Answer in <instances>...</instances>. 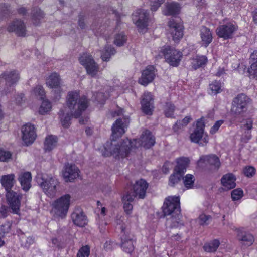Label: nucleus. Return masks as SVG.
Listing matches in <instances>:
<instances>
[{
    "label": "nucleus",
    "mask_w": 257,
    "mask_h": 257,
    "mask_svg": "<svg viewBox=\"0 0 257 257\" xmlns=\"http://www.w3.org/2000/svg\"><path fill=\"white\" fill-rule=\"evenodd\" d=\"M79 170L74 165H66L62 171V175L66 182H72L79 176Z\"/></svg>",
    "instance_id": "obj_19"
},
{
    "label": "nucleus",
    "mask_w": 257,
    "mask_h": 257,
    "mask_svg": "<svg viewBox=\"0 0 257 257\" xmlns=\"http://www.w3.org/2000/svg\"><path fill=\"white\" fill-rule=\"evenodd\" d=\"M129 123L128 119L124 118L117 119L112 127V140L110 142H107L104 146V150H102V155L105 156L104 153L106 152V146L108 143H111L113 141H116L120 144H124V142L127 139L124 140L123 142L117 141L115 139L120 137L125 133V128L126 127ZM105 157H106L105 156Z\"/></svg>",
    "instance_id": "obj_5"
},
{
    "label": "nucleus",
    "mask_w": 257,
    "mask_h": 257,
    "mask_svg": "<svg viewBox=\"0 0 257 257\" xmlns=\"http://www.w3.org/2000/svg\"><path fill=\"white\" fill-rule=\"evenodd\" d=\"M46 84L48 87L54 90V92L56 95H60L63 91L62 81L59 75L56 73H53L48 76Z\"/></svg>",
    "instance_id": "obj_18"
},
{
    "label": "nucleus",
    "mask_w": 257,
    "mask_h": 257,
    "mask_svg": "<svg viewBox=\"0 0 257 257\" xmlns=\"http://www.w3.org/2000/svg\"><path fill=\"white\" fill-rule=\"evenodd\" d=\"M195 178L193 175L191 174L186 175L183 178V183L184 186L187 189L193 188L194 184Z\"/></svg>",
    "instance_id": "obj_44"
},
{
    "label": "nucleus",
    "mask_w": 257,
    "mask_h": 257,
    "mask_svg": "<svg viewBox=\"0 0 257 257\" xmlns=\"http://www.w3.org/2000/svg\"><path fill=\"white\" fill-rule=\"evenodd\" d=\"M39 185L47 196L53 197L57 193L59 182L55 177H48L46 178H43Z\"/></svg>",
    "instance_id": "obj_7"
},
{
    "label": "nucleus",
    "mask_w": 257,
    "mask_h": 257,
    "mask_svg": "<svg viewBox=\"0 0 257 257\" xmlns=\"http://www.w3.org/2000/svg\"><path fill=\"white\" fill-rule=\"evenodd\" d=\"M121 229L122 230L121 247L123 251L131 254L135 248L134 236L123 226H121Z\"/></svg>",
    "instance_id": "obj_11"
},
{
    "label": "nucleus",
    "mask_w": 257,
    "mask_h": 257,
    "mask_svg": "<svg viewBox=\"0 0 257 257\" xmlns=\"http://www.w3.org/2000/svg\"><path fill=\"white\" fill-rule=\"evenodd\" d=\"M12 153L8 150L0 149V161L4 162H9L12 159Z\"/></svg>",
    "instance_id": "obj_46"
},
{
    "label": "nucleus",
    "mask_w": 257,
    "mask_h": 257,
    "mask_svg": "<svg viewBox=\"0 0 257 257\" xmlns=\"http://www.w3.org/2000/svg\"><path fill=\"white\" fill-rule=\"evenodd\" d=\"M57 138L56 136L49 135L47 136L44 142V149L50 151L57 146Z\"/></svg>",
    "instance_id": "obj_36"
},
{
    "label": "nucleus",
    "mask_w": 257,
    "mask_h": 257,
    "mask_svg": "<svg viewBox=\"0 0 257 257\" xmlns=\"http://www.w3.org/2000/svg\"><path fill=\"white\" fill-rule=\"evenodd\" d=\"M181 176V174L175 172L169 178V185L173 186L177 184L180 180Z\"/></svg>",
    "instance_id": "obj_52"
},
{
    "label": "nucleus",
    "mask_w": 257,
    "mask_h": 257,
    "mask_svg": "<svg viewBox=\"0 0 257 257\" xmlns=\"http://www.w3.org/2000/svg\"><path fill=\"white\" fill-rule=\"evenodd\" d=\"M155 143L154 136L151 132L146 130L143 132L139 139L133 141L127 139L124 142L123 145L115 141L108 143L106 146V151L104 154L106 156H112L116 159H122L126 157L134 148L143 147L149 149L154 146Z\"/></svg>",
    "instance_id": "obj_1"
},
{
    "label": "nucleus",
    "mask_w": 257,
    "mask_h": 257,
    "mask_svg": "<svg viewBox=\"0 0 257 257\" xmlns=\"http://www.w3.org/2000/svg\"><path fill=\"white\" fill-rule=\"evenodd\" d=\"M3 77L6 80V92L9 93L13 89V86L16 83L19 79V75L15 71L5 73Z\"/></svg>",
    "instance_id": "obj_20"
},
{
    "label": "nucleus",
    "mask_w": 257,
    "mask_h": 257,
    "mask_svg": "<svg viewBox=\"0 0 257 257\" xmlns=\"http://www.w3.org/2000/svg\"><path fill=\"white\" fill-rule=\"evenodd\" d=\"M148 183L143 179H140L137 181L133 185V191L134 194L132 195L134 197H138L139 198H144L146 190L148 188Z\"/></svg>",
    "instance_id": "obj_21"
},
{
    "label": "nucleus",
    "mask_w": 257,
    "mask_h": 257,
    "mask_svg": "<svg viewBox=\"0 0 257 257\" xmlns=\"http://www.w3.org/2000/svg\"><path fill=\"white\" fill-rule=\"evenodd\" d=\"M12 223L10 222H6L0 225V236L4 237L9 233L11 229Z\"/></svg>",
    "instance_id": "obj_49"
},
{
    "label": "nucleus",
    "mask_w": 257,
    "mask_h": 257,
    "mask_svg": "<svg viewBox=\"0 0 257 257\" xmlns=\"http://www.w3.org/2000/svg\"><path fill=\"white\" fill-rule=\"evenodd\" d=\"M191 120V118L190 116H186L182 120L178 121L174 125L173 129L175 131H177L178 128H181L186 126L188 124V123Z\"/></svg>",
    "instance_id": "obj_48"
},
{
    "label": "nucleus",
    "mask_w": 257,
    "mask_h": 257,
    "mask_svg": "<svg viewBox=\"0 0 257 257\" xmlns=\"http://www.w3.org/2000/svg\"><path fill=\"white\" fill-rule=\"evenodd\" d=\"M7 203L13 213L19 214L21 206L22 195L14 191H10L6 194Z\"/></svg>",
    "instance_id": "obj_13"
},
{
    "label": "nucleus",
    "mask_w": 257,
    "mask_h": 257,
    "mask_svg": "<svg viewBox=\"0 0 257 257\" xmlns=\"http://www.w3.org/2000/svg\"><path fill=\"white\" fill-rule=\"evenodd\" d=\"M205 162L209 164L212 166V169L214 170H217L220 166L219 159L215 155H210L209 156H204L201 157L198 161V163Z\"/></svg>",
    "instance_id": "obj_30"
},
{
    "label": "nucleus",
    "mask_w": 257,
    "mask_h": 257,
    "mask_svg": "<svg viewBox=\"0 0 257 257\" xmlns=\"http://www.w3.org/2000/svg\"><path fill=\"white\" fill-rule=\"evenodd\" d=\"M177 165L175 167L174 172L183 174L185 171L190 162V160L187 157H180L176 160Z\"/></svg>",
    "instance_id": "obj_33"
},
{
    "label": "nucleus",
    "mask_w": 257,
    "mask_h": 257,
    "mask_svg": "<svg viewBox=\"0 0 257 257\" xmlns=\"http://www.w3.org/2000/svg\"><path fill=\"white\" fill-rule=\"evenodd\" d=\"M181 10L180 5L175 2H168L165 4L163 13L165 15L178 14Z\"/></svg>",
    "instance_id": "obj_32"
},
{
    "label": "nucleus",
    "mask_w": 257,
    "mask_h": 257,
    "mask_svg": "<svg viewBox=\"0 0 257 257\" xmlns=\"http://www.w3.org/2000/svg\"><path fill=\"white\" fill-rule=\"evenodd\" d=\"M236 180L235 175L232 173H227L221 178V184L225 190H230L236 186Z\"/></svg>",
    "instance_id": "obj_27"
},
{
    "label": "nucleus",
    "mask_w": 257,
    "mask_h": 257,
    "mask_svg": "<svg viewBox=\"0 0 257 257\" xmlns=\"http://www.w3.org/2000/svg\"><path fill=\"white\" fill-rule=\"evenodd\" d=\"M115 51L113 48L106 45L101 52V58L103 61H108L112 55H113Z\"/></svg>",
    "instance_id": "obj_41"
},
{
    "label": "nucleus",
    "mask_w": 257,
    "mask_h": 257,
    "mask_svg": "<svg viewBox=\"0 0 257 257\" xmlns=\"http://www.w3.org/2000/svg\"><path fill=\"white\" fill-rule=\"evenodd\" d=\"M248 72L251 78L257 79V61L251 62L250 67L248 69Z\"/></svg>",
    "instance_id": "obj_53"
},
{
    "label": "nucleus",
    "mask_w": 257,
    "mask_h": 257,
    "mask_svg": "<svg viewBox=\"0 0 257 257\" xmlns=\"http://www.w3.org/2000/svg\"><path fill=\"white\" fill-rule=\"evenodd\" d=\"M210 219V216L205 214H201L198 218V222L200 225H205L207 224V221Z\"/></svg>",
    "instance_id": "obj_58"
},
{
    "label": "nucleus",
    "mask_w": 257,
    "mask_h": 257,
    "mask_svg": "<svg viewBox=\"0 0 257 257\" xmlns=\"http://www.w3.org/2000/svg\"><path fill=\"white\" fill-rule=\"evenodd\" d=\"M71 218L73 223L77 226L83 227L87 223L86 216L80 208H75L71 214Z\"/></svg>",
    "instance_id": "obj_24"
},
{
    "label": "nucleus",
    "mask_w": 257,
    "mask_h": 257,
    "mask_svg": "<svg viewBox=\"0 0 257 257\" xmlns=\"http://www.w3.org/2000/svg\"><path fill=\"white\" fill-rule=\"evenodd\" d=\"M223 122L224 121L222 120L217 121L213 125V126L211 128L210 131V134H215L218 131L220 126L223 123Z\"/></svg>",
    "instance_id": "obj_60"
},
{
    "label": "nucleus",
    "mask_w": 257,
    "mask_h": 257,
    "mask_svg": "<svg viewBox=\"0 0 257 257\" xmlns=\"http://www.w3.org/2000/svg\"><path fill=\"white\" fill-rule=\"evenodd\" d=\"M88 101L84 96L80 97L79 92H69L67 97L66 105L61 109L59 113L61 125L65 128L70 125L71 115L78 117L88 107Z\"/></svg>",
    "instance_id": "obj_2"
},
{
    "label": "nucleus",
    "mask_w": 257,
    "mask_h": 257,
    "mask_svg": "<svg viewBox=\"0 0 257 257\" xmlns=\"http://www.w3.org/2000/svg\"><path fill=\"white\" fill-rule=\"evenodd\" d=\"M22 242L23 245L26 247H28L34 242V239L31 236H29L27 238H23Z\"/></svg>",
    "instance_id": "obj_59"
},
{
    "label": "nucleus",
    "mask_w": 257,
    "mask_h": 257,
    "mask_svg": "<svg viewBox=\"0 0 257 257\" xmlns=\"http://www.w3.org/2000/svg\"><path fill=\"white\" fill-rule=\"evenodd\" d=\"M200 36L202 46L207 47L212 41V34L210 29L206 27H202L200 31Z\"/></svg>",
    "instance_id": "obj_29"
},
{
    "label": "nucleus",
    "mask_w": 257,
    "mask_h": 257,
    "mask_svg": "<svg viewBox=\"0 0 257 257\" xmlns=\"http://www.w3.org/2000/svg\"><path fill=\"white\" fill-rule=\"evenodd\" d=\"M240 122L242 123L241 128L244 131V136L241 139L244 141H248L251 139L250 131L253 126V120L250 118H247L242 120Z\"/></svg>",
    "instance_id": "obj_28"
},
{
    "label": "nucleus",
    "mask_w": 257,
    "mask_h": 257,
    "mask_svg": "<svg viewBox=\"0 0 257 257\" xmlns=\"http://www.w3.org/2000/svg\"><path fill=\"white\" fill-rule=\"evenodd\" d=\"M167 224L172 227H177L181 225L180 212L171 215L170 217L167 219Z\"/></svg>",
    "instance_id": "obj_37"
},
{
    "label": "nucleus",
    "mask_w": 257,
    "mask_h": 257,
    "mask_svg": "<svg viewBox=\"0 0 257 257\" xmlns=\"http://www.w3.org/2000/svg\"><path fill=\"white\" fill-rule=\"evenodd\" d=\"M108 94H107L106 95H104L103 93L100 92L99 93H97L96 96H95V100L97 101L98 102L103 104L105 102L106 98H107L108 96ZM110 96H112L114 97H116L117 95V94H116V95H113V94H111L109 95Z\"/></svg>",
    "instance_id": "obj_54"
},
{
    "label": "nucleus",
    "mask_w": 257,
    "mask_h": 257,
    "mask_svg": "<svg viewBox=\"0 0 257 257\" xmlns=\"http://www.w3.org/2000/svg\"><path fill=\"white\" fill-rule=\"evenodd\" d=\"M32 180L31 174L30 172H24L21 173L18 177L23 190L27 191L31 187V182Z\"/></svg>",
    "instance_id": "obj_31"
},
{
    "label": "nucleus",
    "mask_w": 257,
    "mask_h": 257,
    "mask_svg": "<svg viewBox=\"0 0 257 257\" xmlns=\"http://www.w3.org/2000/svg\"><path fill=\"white\" fill-rule=\"evenodd\" d=\"M7 216V208L5 206H2L0 208V217L5 218Z\"/></svg>",
    "instance_id": "obj_62"
},
{
    "label": "nucleus",
    "mask_w": 257,
    "mask_h": 257,
    "mask_svg": "<svg viewBox=\"0 0 257 257\" xmlns=\"http://www.w3.org/2000/svg\"><path fill=\"white\" fill-rule=\"evenodd\" d=\"M134 197L130 194L127 193L122 198L123 203V208L124 211L127 214H130L133 209V205L132 202H133Z\"/></svg>",
    "instance_id": "obj_35"
},
{
    "label": "nucleus",
    "mask_w": 257,
    "mask_h": 257,
    "mask_svg": "<svg viewBox=\"0 0 257 257\" xmlns=\"http://www.w3.org/2000/svg\"><path fill=\"white\" fill-rule=\"evenodd\" d=\"M31 95L34 97L42 99L45 96V92L42 86L37 85L32 89Z\"/></svg>",
    "instance_id": "obj_43"
},
{
    "label": "nucleus",
    "mask_w": 257,
    "mask_h": 257,
    "mask_svg": "<svg viewBox=\"0 0 257 257\" xmlns=\"http://www.w3.org/2000/svg\"><path fill=\"white\" fill-rule=\"evenodd\" d=\"M80 63L86 69L88 74L92 77L96 76L99 71V66L92 56L87 53H83L79 58Z\"/></svg>",
    "instance_id": "obj_9"
},
{
    "label": "nucleus",
    "mask_w": 257,
    "mask_h": 257,
    "mask_svg": "<svg viewBox=\"0 0 257 257\" xmlns=\"http://www.w3.org/2000/svg\"><path fill=\"white\" fill-rule=\"evenodd\" d=\"M222 84L220 82L215 81L209 85V89L211 91V94L215 95L221 91Z\"/></svg>",
    "instance_id": "obj_47"
},
{
    "label": "nucleus",
    "mask_w": 257,
    "mask_h": 257,
    "mask_svg": "<svg viewBox=\"0 0 257 257\" xmlns=\"http://www.w3.org/2000/svg\"><path fill=\"white\" fill-rule=\"evenodd\" d=\"M90 254V249L88 246H83L79 250L77 257H88Z\"/></svg>",
    "instance_id": "obj_55"
},
{
    "label": "nucleus",
    "mask_w": 257,
    "mask_h": 257,
    "mask_svg": "<svg viewBox=\"0 0 257 257\" xmlns=\"http://www.w3.org/2000/svg\"><path fill=\"white\" fill-rule=\"evenodd\" d=\"M207 59L205 56H196L191 60V65L192 68L195 69L198 68L202 65L206 64Z\"/></svg>",
    "instance_id": "obj_38"
},
{
    "label": "nucleus",
    "mask_w": 257,
    "mask_h": 257,
    "mask_svg": "<svg viewBox=\"0 0 257 257\" xmlns=\"http://www.w3.org/2000/svg\"><path fill=\"white\" fill-rule=\"evenodd\" d=\"M243 172L245 176L251 177L255 174V169L253 167L246 166L244 168Z\"/></svg>",
    "instance_id": "obj_56"
},
{
    "label": "nucleus",
    "mask_w": 257,
    "mask_h": 257,
    "mask_svg": "<svg viewBox=\"0 0 257 257\" xmlns=\"http://www.w3.org/2000/svg\"><path fill=\"white\" fill-rule=\"evenodd\" d=\"M24 95L22 94L17 95L15 100L10 102L9 107L10 109L15 111H19L21 109V107L25 103Z\"/></svg>",
    "instance_id": "obj_34"
},
{
    "label": "nucleus",
    "mask_w": 257,
    "mask_h": 257,
    "mask_svg": "<svg viewBox=\"0 0 257 257\" xmlns=\"http://www.w3.org/2000/svg\"><path fill=\"white\" fill-rule=\"evenodd\" d=\"M142 109L143 111L146 114H151L153 109V98L151 93L145 92L142 96L141 101Z\"/></svg>",
    "instance_id": "obj_22"
},
{
    "label": "nucleus",
    "mask_w": 257,
    "mask_h": 257,
    "mask_svg": "<svg viewBox=\"0 0 257 257\" xmlns=\"http://www.w3.org/2000/svg\"><path fill=\"white\" fill-rule=\"evenodd\" d=\"M32 21L34 25H38L41 20L44 18V14L42 11L38 9L35 8L32 13Z\"/></svg>",
    "instance_id": "obj_39"
},
{
    "label": "nucleus",
    "mask_w": 257,
    "mask_h": 257,
    "mask_svg": "<svg viewBox=\"0 0 257 257\" xmlns=\"http://www.w3.org/2000/svg\"><path fill=\"white\" fill-rule=\"evenodd\" d=\"M249 98L244 94H240L236 97L233 100L231 108V112L237 118L247 110Z\"/></svg>",
    "instance_id": "obj_8"
},
{
    "label": "nucleus",
    "mask_w": 257,
    "mask_h": 257,
    "mask_svg": "<svg viewBox=\"0 0 257 257\" xmlns=\"http://www.w3.org/2000/svg\"><path fill=\"white\" fill-rule=\"evenodd\" d=\"M7 29L10 32L15 33L19 36H25L27 33L25 23L19 19H15L9 23Z\"/></svg>",
    "instance_id": "obj_17"
},
{
    "label": "nucleus",
    "mask_w": 257,
    "mask_h": 257,
    "mask_svg": "<svg viewBox=\"0 0 257 257\" xmlns=\"http://www.w3.org/2000/svg\"><path fill=\"white\" fill-rule=\"evenodd\" d=\"M232 229L236 232L237 237L241 241L243 245L246 247L252 244L254 242V237L251 234L243 232L241 229L237 228L234 226Z\"/></svg>",
    "instance_id": "obj_25"
},
{
    "label": "nucleus",
    "mask_w": 257,
    "mask_h": 257,
    "mask_svg": "<svg viewBox=\"0 0 257 257\" xmlns=\"http://www.w3.org/2000/svg\"><path fill=\"white\" fill-rule=\"evenodd\" d=\"M126 36L123 32L118 33L115 35L114 43L116 45L118 46H121L126 42Z\"/></svg>",
    "instance_id": "obj_45"
},
{
    "label": "nucleus",
    "mask_w": 257,
    "mask_h": 257,
    "mask_svg": "<svg viewBox=\"0 0 257 257\" xmlns=\"http://www.w3.org/2000/svg\"><path fill=\"white\" fill-rule=\"evenodd\" d=\"M165 216L178 213L180 211V198L176 196H169L165 199L162 207Z\"/></svg>",
    "instance_id": "obj_10"
},
{
    "label": "nucleus",
    "mask_w": 257,
    "mask_h": 257,
    "mask_svg": "<svg viewBox=\"0 0 257 257\" xmlns=\"http://www.w3.org/2000/svg\"><path fill=\"white\" fill-rule=\"evenodd\" d=\"M175 106L171 103H167L165 108L164 113L166 117H172L174 114Z\"/></svg>",
    "instance_id": "obj_51"
},
{
    "label": "nucleus",
    "mask_w": 257,
    "mask_h": 257,
    "mask_svg": "<svg viewBox=\"0 0 257 257\" xmlns=\"http://www.w3.org/2000/svg\"><path fill=\"white\" fill-rule=\"evenodd\" d=\"M0 183L7 192L13 191L12 188L16 183L15 175L14 174H10L2 175L1 177Z\"/></svg>",
    "instance_id": "obj_26"
},
{
    "label": "nucleus",
    "mask_w": 257,
    "mask_h": 257,
    "mask_svg": "<svg viewBox=\"0 0 257 257\" xmlns=\"http://www.w3.org/2000/svg\"><path fill=\"white\" fill-rule=\"evenodd\" d=\"M257 61V51H254L252 53L250 56V64L252 62H255Z\"/></svg>",
    "instance_id": "obj_63"
},
{
    "label": "nucleus",
    "mask_w": 257,
    "mask_h": 257,
    "mask_svg": "<svg viewBox=\"0 0 257 257\" xmlns=\"http://www.w3.org/2000/svg\"><path fill=\"white\" fill-rule=\"evenodd\" d=\"M149 13L147 10H138L133 16V21L140 32H143L147 26Z\"/></svg>",
    "instance_id": "obj_15"
},
{
    "label": "nucleus",
    "mask_w": 257,
    "mask_h": 257,
    "mask_svg": "<svg viewBox=\"0 0 257 257\" xmlns=\"http://www.w3.org/2000/svg\"><path fill=\"white\" fill-rule=\"evenodd\" d=\"M155 76V68L153 66H148L142 72L141 77L139 79V83L143 85H147L151 82Z\"/></svg>",
    "instance_id": "obj_23"
},
{
    "label": "nucleus",
    "mask_w": 257,
    "mask_h": 257,
    "mask_svg": "<svg viewBox=\"0 0 257 257\" xmlns=\"http://www.w3.org/2000/svg\"><path fill=\"white\" fill-rule=\"evenodd\" d=\"M204 119L201 118L197 120L194 131L190 135V138L192 142L198 143L201 146L208 143L209 138L207 135L204 134Z\"/></svg>",
    "instance_id": "obj_6"
},
{
    "label": "nucleus",
    "mask_w": 257,
    "mask_h": 257,
    "mask_svg": "<svg viewBox=\"0 0 257 257\" xmlns=\"http://www.w3.org/2000/svg\"><path fill=\"white\" fill-rule=\"evenodd\" d=\"M220 242L217 240H214L210 242L205 244L203 246L204 250L208 252L215 251L219 246Z\"/></svg>",
    "instance_id": "obj_42"
},
{
    "label": "nucleus",
    "mask_w": 257,
    "mask_h": 257,
    "mask_svg": "<svg viewBox=\"0 0 257 257\" xmlns=\"http://www.w3.org/2000/svg\"><path fill=\"white\" fill-rule=\"evenodd\" d=\"M168 32L173 40L177 42L183 37V27L181 21L176 19H171L168 22Z\"/></svg>",
    "instance_id": "obj_12"
},
{
    "label": "nucleus",
    "mask_w": 257,
    "mask_h": 257,
    "mask_svg": "<svg viewBox=\"0 0 257 257\" xmlns=\"http://www.w3.org/2000/svg\"><path fill=\"white\" fill-rule=\"evenodd\" d=\"M22 139L24 144L28 146L32 144L36 138L35 127L31 123H27L21 128Z\"/></svg>",
    "instance_id": "obj_16"
},
{
    "label": "nucleus",
    "mask_w": 257,
    "mask_h": 257,
    "mask_svg": "<svg viewBox=\"0 0 257 257\" xmlns=\"http://www.w3.org/2000/svg\"><path fill=\"white\" fill-rule=\"evenodd\" d=\"M253 19L254 23L257 24V9H255L253 12Z\"/></svg>",
    "instance_id": "obj_64"
},
{
    "label": "nucleus",
    "mask_w": 257,
    "mask_h": 257,
    "mask_svg": "<svg viewBox=\"0 0 257 257\" xmlns=\"http://www.w3.org/2000/svg\"><path fill=\"white\" fill-rule=\"evenodd\" d=\"M237 28V26L235 23L228 22L219 26L216 30V33L218 37L228 39L232 38L233 34Z\"/></svg>",
    "instance_id": "obj_14"
},
{
    "label": "nucleus",
    "mask_w": 257,
    "mask_h": 257,
    "mask_svg": "<svg viewBox=\"0 0 257 257\" xmlns=\"http://www.w3.org/2000/svg\"><path fill=\"white\" fill-rule=\"evenodd\" d=\"M164 0H150L151 10L156 11L163 3Z\"/></svg>",
    "instance_id": "obj_57"
},
{
    "label": "nucleus",
    "mask_w": 257,
    "mask_h": 257,
    "mask_svg": "<svg viewBox=\"0 0 257 257\" xmlns=\"http://www.w3.org/2000/svg\"><path fill=\"white\" fill-rule=\"evenodd\" d=\"M161 54L156 56L158 58H160L163 55L166 61L171 66L176 67L179 64L182 57L181 52L170 46H165L161 49Z\"/></svg>",
    "instance_id": "obj_4"
},
{
    "label": "nucleus",
    "mask_w": 257,
    "mask_h": 257,
    "mask_svg": "<svg viewBox=\"0 0 257 257\" xmlns=\"http://www.w3.org/2000/svg\"><path fill=\"white\" fill-rule=\"evenodd\" d=\"M78 26L81 29H84L86 26L85 17L83 15H79L78 18Z\"/></svg>",
    "instance_id": "obj_61"
},
{
    "label": "nucleus",
    "mask_w": 257,
    "mask_h": 257,
    "mask_svg": "<svg viewBox=\"0 0 257 257\" xmlns=\"http://www.w3.org/2000/svg\"><path fill=\"white\" fill-rule=\"evenodd\" d=\"M243 191L241 188L233 190L231 193V198L233 201L239 200L243 196Z\"/></svg>",
    "instance_id": "obj_50"
},
{
    "label": "nucleus",
    "mask_w": 257,
    "mask_h": 257,
    "mask_svg": "<svg viewBox=\"0 0 257 257\" xmlns=\"http://www.w3.org/2000/svg\"><path fill=\"white\" fill-rule=\"evenodd\" d=\"M51 109L52 105L50 102L47 100H44L40 106L39 113L41 115L47 114L51 111Z\"/></svg>",
    "instance_id": "obj_40"
},
{
    "label": "nucleus",
    "mask_w": 257,
    "mask_h": 257,
    "mask_svg": "<svg viewBox=\"0 0 257 257\" xmlns=\"http://www.w3.org/2000/svg\"><path fill=\"white\" fill-rule=\"evenodd\" d=\"M72 202L71 196L69 194L62 195L54 200L51 206V214L55 219H64L68 212Z\"/></svg>",
    "instance_id": "obj_3"
}]
</instances>
